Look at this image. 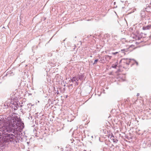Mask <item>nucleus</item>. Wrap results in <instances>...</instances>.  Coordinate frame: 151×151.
<instances>
[{
    "label": "nucleus",
    "mask_w": 151,
    "mask_h": 151,
    "mask_svg": "<svg viewBox=\"0 0 151 151\" xmlns=\"http://www.w3.org/2000/svg\"><path fill=\"white\" fill-rule=\"evenodd\" d=\"M4 131V134L3 135V142L16 145L19 142V140L21 136L20 131H15L12 129L7 131L6 129Z\"/></svg>",
    "instance_id": "f257e3e1"
},
{
    "label": "nucleus",
    "mask_w": 151,
    "mask_h": 151,
    "mask_svg": "<svg viewBox=\"0 0 151 151\" xmlns=\"http://www.w3.org/2000/svg\"><path fill=\"white\" fill-rule=\"evenodd\" d=\"M7 121L6 122V126L5 128L7 131L9 129L13 130V128H16L17 127L15 126L17 122L18 119V117L15 114L12 113L10 114L7 118Z\"/></svg>",
    "instance_id": "f03ea898"
},
{
    "label": "nucleus",
    "mask_w": 151,
    "mask_h": 151,
    "mask_svg": "<svg viewBox=\"0 0 151 151\" xmlns=\"http://www.w3.org/2000/svg\"><path fill=\"white\" fill-rule=\"evenodd\" d=\"M10 104H9V107L12 108V110H16L19 107H21L22 106V103L21 104L20 103H18V101L17 99L14 98L12 99V98L11 100H10Z\"/></svg>",
    "instance_id": "7ed1b4c3"
},
{
    "label": "nucleus",
    "mask_w": 151,
    "mask_h": 151,
    "mask_svg": "<svg viewBox=\"0 0 151 151\" xmlns=\"http://www.w3.org/2000/svg\"><path fill=\"white\" fill-rule=\"evenodd\" d=\"M16 125L15 126H16V128H13V130L15 131H19V130L22 129L24 128V124L22 123L20 119L18 118V119L17 121Z\"/></svg>",
    "instance_id": "20e7f679"
},
{
    "label": "nucleus",
    "mask_w": 151,
    "mask_h": 151,
    "mask_svg": "<svg viewBox=\"0 0 151 151\" xmlns=\"http://www.w3.org/2000/svg\"><path fill=\"white\" fill-rule=\"evenodd\" d=\"M6 126L5 120L3 117H0V128H3V130H5V128Z\"/></svg>",
    "instance_id": "39448f33"
},
{
    "label": "nucleus",
    "mask_w": 151,
    "mask_h": 151,
    "mask_svg": "<svg viewBox=\"0 0 151 151\" xmlns=\"http://www.w3.org/2000/svg\"><path fill=\"white\" fill-rule=\"evenodd\" d=\"M132 60V59H131L123 58L121 60L120 63L122 62L124 63H126L127 65H128L131 62L130 60Z\"/></svg>",
    "instance_id": "423d86ee"
},
{
    "label": "nucleus",
    "mask_w": 151,
    "mask_h": 151,
    "mask_svg": "<svg viewBox=\"0 0 151 151\" xmlns=\"http://www.w3.org/2000/svg\"><path fill=\"white\" fill-rule=\"evenodd\" d=\"M70 80L72 82L76 81V83L77 85L78 84V83L77 81H78V77H77V76L73 77L72 78H71Z\"/></svg>",
    "instance_id": "0eeeda50"
},
{
    "label": "nucleus",
    "mask_w": 151,
    "mask_h": 151,
    "mask_svg": "<svg viewBox=\"0 0 151 151\" xmlns=\"http://www.w3.org/2000/svg\"><path fill=\"white\" fill-rule=\"evenodd\" d=\"M31 106H30L29 104H28L27 106H26L24 107V109L26 111H29L31 110Z\"/></svg>",
    "instance_id": "6e6552de"
},
{
    "label": "nucleus",
    "mask_w": 151,
    "mask_h": 151,
    "mask_svg": "<svg viewBox=\"0 0 151 151\" xmlns=\"http://www.w3.org/2000/svg\"><path fill=\"white\" fill-rule=\"evenodd\" d=\"M144 30H149L151 29V25H148L146 26H144L142 28Z\"/></svg>",
    "instance_id": "1a4fd4ad"
},
{
    "label": "nucleus",
    "mask_w": 151,
    "mask_h": 151,
    "mask_svg": "<svg viewBox=\"0 0 151 151\" xmlns=\"http://www.w3.org/2000/svg\"><path fill=\"white\" fill-rule=\"evenodd\" d=\"M77 76L78 77V80H80L81 81L83 79L84 76L83 74H78Z\"/></svg>",
    "instance_id": "9d476101"
},
{
    "label": "nucleus",
    "mask_w": 151,
    "mask_h": 151,
    "mask_svg": "<svg viewBox=\"0 0 151 151\" xmlns=\"http://www.w3.org/2000/svg\"><path fill=\"white\" fill-rule=\"evenodd\" d=\"M145 12L144 11H142L141 12L140 16L141 17L143 18H145L146 17Z\"/></svg>",
    "instance_id": "9b49d317"
},
{
    "label": "nucleus",
    "mask_w": 151,
    "mask_h": 151,
    "mask_svg": "<svg viewBox=\"0 0 151 151\" xmlns=\"http://www.w3.org/2000/svg\"><path fill=\"white\" fill-rule=\"evenodd\" d=\"M10 101H6L4 104V106H7V107H9V104H10Z\"/></svg>",
    "instance_id": "f8f14e48"
},
{
    "label": "nucleus",
    "mask_w": 151,
    "mask_h": 151,
    "mask_svg": "<svg viewBox=\"0 0 151 151\" xmlns=\"http://www.w3.org/2000/svg\"><path fill=\"white\" fill-rule=\"evenodd\" d=\"M105 58L106 60H109L111 59V58L110 57V56L109 55H105Z\"/></svg>",
    "instance_id": "ddd939ff"
},
{
    "label": "nucleus",
    "mask_w": 151,
    "mask_h": 151,
    "mask_svg": "<svg viewBox=\"0 0 151 151\" xmlns=\"http://www.w3.org/2000/svg\"><path fill=\"white\" fill-rule=\"evenodd\" d=\"M117 64H113L111 66V67L113 68H116L117 67Z\"/></svg>",
    "instance_id": "4468645a"
},
{
    "label": "nucleus",
    "mask_w": 151,
    "mask_h": 151,
    "mask_svg": "<svg viewBox=\"0 0 151 151\" xmlns=\"http://www.w3.org/2000/svg\"><path fill=\"white\" fill-rule=\"evenodd\" d=\"M12 73V72H11V71H10V72L8 71L7 72V73H6V75H4V76H6L8 74H11Z\"/></svg>",
    "instance_id": "2eb2a0df"
},
{
    "label": "nucleus",
    "mask_w": 151,
    "mask_h": 151,
    "mask_svg": "<svg viewBox=\"0 0 151 151\" xmlns=\"http://www.w3.org/2000/svg\"><path fill=\"white\" fill-rule=\"evenodd\" d=\"M98 59H97L95 60L94 63H93V64L95 65V64H96V63L98 62Z\"/></svg>",
    "instance_id": "dca6fc26"
},
{
    "label": "nucleus",
    "mask_w": 151,
    "mask_h": 151,
    "mask_svg": "<svg viewBox=\"0 0 151 151\" xmlns=\"http://www.w3.org/2000/svg\"><path fill=\"white\" fill-rule=\"evenodd\" d=\"M132 60H134L135 62V63H136V65H138V63L137 61H136L135 60L133 59H132Z\"/></svg>",
    "instance_id": "f3484780"
},
{
    "label": "nucleus",
    "mask_w": 151,
    "mask_h": 151,
    "mask_svg": "<svg viewBox=\"0 0 151 151\" xmlns=\"http://www.w3.org/2000/svg\"><path fill=\"white\" fill-rule=\"evenodd\" d=\"M118 53V52H112V54H113L114 55H115L116 54H117Z\"/></svg>",
    "instance_id": "a211bd4d"
},
{
    "label": "nucleus",
    "mask_w": 151,
    "mask_h": 151,
    "mask_svg": "<svg viewBox=\"0 0 151 151\" xmlns=\"http://www.w3.org/2000/svg\"><path fill=\"white\" fill-rule=\"evenodd\" d=\"M126 51V49H122V50H121V51L122 52H124V51Z\"/></svg>",
    "instance_id": "6ab92c4d"
},
{
    "label": "nucleus",
    "mask_w": 151,
    "mask_h": 151,
    "mask_svg": "<svg viewBox=\"0 0 151 151\" xmlns=\"http://www.w3.org/2000/svg\"><path fill=\"white\" fill-rule=\"evenodd\" d=\"M139 93H137V96H139Z\"/></svg>",
    "instance_id": "aec40b11"
},
{
    "label": "nucleus",
    "mask_w": 151,
    "mask_h": 151,
    "mask_svg": "<svg viewBox=\"0 0 151 151\" xmlns=\"http://www.w3.org/2000/svg\"><path fill=\"white\" fill-rule=\"evenodd\" d=\"M111 137H114V136L112 134V135H111Z\"/></svg>",
    "instance_id": "412c9836"
},
{
    "label": "nucleus",
    "mask_w": 151,
    "mask_h": 151,
    "mask_svg": "<svg viewBox=\"0 0 151 151\" xmlns=\"http://www.w3.org/2000/svg\"><path fill=\"white\" fill-rule=\"evenodd\" d=\"M113 139V142H115V141H114V139Z\"/></svg>",
    "instance_id": "4be33fe9"
},
{
    "label": "nucleus",
    "mask_w": 151,
    "mask_h": 151,
    "mask_svg": "<svg viewBox=\"0 0 151 151\" xmlns=\"http://www.w3.org/2000/svg\"><path fill=\"white\" fill-rule=\"evenodd\" d=\"M114 4L115 5L116 4V2H114Z\"/></svg>",
    "instance_id": "5701e85b"
},
{
    "label": "nucleus",
    "mask_w": 151,
    "mask_h": 151,
    "mask_svg": "<svg viewBox=\"0 0 151 151\" xmlns=\"http://www.w3.org/2000/svg\"><path fill=\"white\" fill-rule=\"evenodd\" d=\"M57 94H58L59 93V92H58H58H57Z\"/></svg>",
    "instance_id": "b1692460"
},
{
    "label": "nucleus",
    "mask_w": 151,
    "mask_h": 151,
    "mask_svg": "<svg viewBox=\"0 0 151 151\" xmlns=\"http://www.w3.org/2000/svg\"><path fill=\"white\" fill-rule=\"evenodd\" d=\"M10 100H8V101H10Z\"/></svg>",
    "instance_id": "393cba45"
},
{
    "label": "nucleus",
    "mask_w": 151,
    "mask_h": 151,
    "mask_svg": "<svg viewBox=\"0 0 151 151\" xmlns=\"http://www.w3.org/2000/svg\"><path fill=\"white\" fill-rule=\"evenodd\" d=\"M67 96H66V98H67Z\"/></svg>",
    "instance_id": "a878e982"
}]
</instances>
